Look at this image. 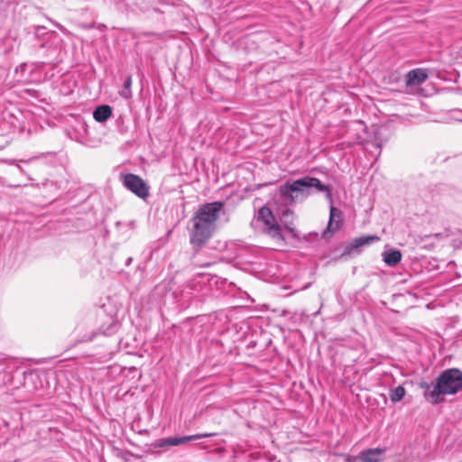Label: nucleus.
<instances>
[{
    "mask_svg": "<svg viewBox=\"0 0 462 462\" xmlns=\"http://www.w3.org/2000/svg\"><path fill=\"white\" fill-rule=\"evenodd\" d=\"M383 260L388 266H396L402 260V253L398 249H390L383 253Z\"/></svg>",
    "mask_w": 462,
    "mask_h": 462,
    "instance_id": "nucleus-13",
    "label": "nucleus"
},
{
    "mask_svg": "<svg viewBox=\"0 0 462 462\" xmlns=\"http://www.w3.org/2000/svg\"><path fill=\"white\" fill-rule=\"evenodd\" d=\"M152 32H145L144 35H152Z\"/></svg>",
    "mask_w": 462,
    "mask_h": 462,
    "instance_id": "nucleus-32",
    "label": "nucleus"
},
{
    "mask_svg": "<svg viewBox=\"0 0 462 462\" xmlns=\"http://www.w3.org/2000/svg\"><path fill=\"white\" fill-rule=\"evenodd\" d=\"M299 194L304 195L303 183L300 178L292 182L287 181L279 189V196L275 203H282L281 206H293L296 204Z\"/></svg>",
    "mask_w": 462,
    "mask_h": 462,
    "instance_id": "nucleus-5",
    "label": "nucleus"
},
{
    "mask_svg": "<svg viewBox=\"0 0 462 462\" xmlns=\"http://www.w3.org/2000/svg\"><path fill=\"white\" fill-rule=\"evenodd\" d=\"M275 214L267 205L261 207L250 224L251 227L257 229L261 225L263 234L282 245L287 244L283 229L290 233L292 238L300 240L299 231L294 225V211L289 206H277Z\"/></svg>",
    "mask_w": 462,
    "mask_h": 462,
    "instance_id": "nucleus-1",
    "label": "nucleus"
},
{
    "mask_svg": "<svg viewBox=\"0 0 462 462\" xmlns=\"http://www.w3.org/2000/svg\"><path fill=\"white\" fill-rule=\"evenodd\" d=\"M383 130L384 129L382 128H376L374 131V143L377 148H382L383 143L388 139V137L383 134Z\"/></svg>",
    "mask_w": 462,
    "mask_h": 462,
    "instance_id": "nucleus-19",
    "label": "nucleus"
},
{
    "mask_svg": "<svg viewBox=\"0 0 462 462\" xmlns=\"http://www.w3.org/2000/svg\"><path fill=\"white\" fill-rule=\"evenodd\" d=\"M386 448H374L364 449L359 453L361 462H383Z\"/></svg>",
    "mask_w": 462,
    "mask_h": 462,
    "instance_id": "nucleus-10",
    "label": "nucleus"
},
{
    "mask_svg": "<svg viewBox=\"0 0 462 462\" xmlns=\"http://www.w3.org/2000/svg\"><path fill=\"white\" fill-rule=\"evenodd\" d=\"M133 262V257L132 256H129L126 260H125V265L126 266H129Z\"/></svg>",
    "mask_w": 462,
    "mask_h": 462,
    "instance_id": "nucleus-27",
    "label": "nucleus"
},
{
    "mask_svg": "<svg viewBox=\"0 0 462 462\" xmlns=\"http://www.w3.org/2000/svg\"><path fill=\"white\" fill-rule=\"evenodd\" d=\"M224 206L225 203L223 201L204 203L194 213L192 218L193 220H199L215 226V223L218 219Z\"/></svg>",
    "mask_w": 462,
    "mask_h": 462,
    "instance_id": "nucleus-6",
    "label": "nucleus"
},
{
    "mask_svg": "<svg viewBox=\"0 0 462 462\" xmlns=\"http://www.w3.org/2000/svg\"><path fill=\"white\" fill-rule=\"evenodd\" d=\"M157 4H160V5H168V4L164 0H150L149 1V7H148V9H151L153 12L158 13V14H164L165 11L160 9L157 6Z\"/></svg>",
    "mask_w": 462,
    "mask_h": 462,
    "instance_id": "nucleus-21",
    "label": "nucleus"
},
{
    "mask_svg": "<svg viewBox=\"0 0 462 462\" xmlns=\"http://www.w3.org/2000/svg\"><path fill=\"white\" fill-rule=\"evenodd\" d=\"M451 234H452V232L449 229H446L444 236H449ZM434 236H435V238H438L439 236H443V235L441 233H435Z\"/></svg>",
    "mask_w": 462,
    "mask_h": 462,
    "instance_id": "nucleus-24",
    "label": "nucleus"
},
{
    "mask_svg": "<svg viewBox=\"0 0 462 462\" xmlns=\"http://www.w3.org/2000/svg\"><path fill=\"white\" fill-rule=\"evenodd\" d=\"M359 460V456L358 457H351L349 456L346 459L347 462H356Z\"/></svg>",
    "mask_w": 462,
    "mask_h": 462,
    "instance_id": "nucleus-25",
    "label": "nucleus"
},
{
    "mask_svg": "<svg viewBox=\"0 0 462 462\" xmlns=\"http://www.w3.org/2000/svg\"><path fill=\"white\" fill-rule=\"evenodd\" d=\"M406 394V390L402 385H399L394 389H391L389 393L390 400L392 402L396 403L403 399Z\"/></svg>",
    "mask_w": 462,
    "mask_h": 462,
    "instance_id": "nucleus-17",
    "label": "nucleus"
},
{
    "mask_svg": "<svg viewBox=\"0 0 462 462\" xmlns=\"http://www.w3.org/2000/svg\"><path fill=\"white\" fill-rule=\"evenodd\" d=\"M442 273L443 272L440 271L438 274H435V283H434L435 289L437 287H439L442 284H445V282L442 281V278L440 276V274H442Z\"/></svg>",
    "mask_w": 462,
    "mask_h": 462,
    "instance_id": "nucleus-23",
    "label": "nucleus"
},
{
    "mask_svg": "<svg viewBox=\"0 0 462 462\" xmlns=\"http://www.w3.org/2000/svg\"><path fill=\"white\" fill-rule=\"evenodd\" d=\"M430 304H431V303L427 304V308H428V309H430Z\"/></svg>",
    "mask_w": 462,
    "mask_h": 462,
    "instance_id": "nucleus-33",
    "label": "nucleus"
},
{
    "mask_svg": "<svg viewBox=\"0 0 462 462\" xmlns=\"http://www.w3.org/2000/svg\"><path fill=\"white\" fill-rule=\"evenodd\" d=\"M451 263H452L451 262H448V263H447V266L451 265Z\"/></svg>",
    "mask_w": 462,
    "mask_h": 462,
    "instance_id": "nucleus-34",
    "label": "nucleus"
},
{
    "mask_svg": "<svg viewBox=\"0 0 462 462\" xmlns=\"http://www.w3.org/2000/svg\"><path fill=\"white\" fill-rule=\"evenodd\" d=\"M428 79V73L425 69L418 68L410 70L406 74V86H419Z\"/></svg>",
    "mask_w": 462,
    "mask_h": 462,
    "instance_id": "nucleus-11",
    "label": "nucleus"
},
{
    "mask_svg": "<svg viewBox=\"0 0 462 462\" xmlns=\"http://www.w3.org/2000/svg\"><path fill=\"white\" fill-rule=\"evenodd\" d=\"M97 334V332H95V333H93L90 337H88V338H84V339H82L81 341H90V340H92V339H93V337H94Z\"/></svg>",
    "mask_w": 462,
    "mask_h": 462,
    "instance_id": "nucleus-28",
    "label": "nucleus"
},
{
    "mask_svg": "<svg viewBox=\"0 0 462 462\" xmlns=\"http://www.w3.org/2000/svg\"><path fill=\"white\" fill-rule=\"evenodd\" d=\"M418 93H419V95H420V96L428 97V95L425 93L424 88H419Z\"/></svg>",
    "mask_w": 462,
    "mask_h": 462,
    "instance_id": "nucleus-26",
    "label": "nucleus"
},
{
    "mask_svg": "<svg viewBox=\"0 0 462 462\" xmlns=\"http://www.w3.org/2000/svg\"><path fill=\"white\" fill-rule=\"evenodd\" d=\"M362 252L361 246L357 240L353 239L348 245H346L341 253V254L336 258L337 259H346L347 257L360 254Z\"/></svg>",
    "mask_w": 462,
    "mask_h": 462,
    "instance_id": "nucleus-14",
    "label": "nucleus"
},
{
    "mask_svg": "<svg viewBox=\"0 0 462 462\" xmlns=\"http://www.w3.org/2000/svg\"><path fill=\"white\" fill-rule=\"evenodd\" d=\"M216 432L209 433H199L190 436H182V437H169L164 439H160L155 440L151 444L146 445V452L154 454L160 453V448H166L171 446H179L182 444H186L191 440L201 439L205 438H211L217 436Z\"/></svg>",
    "mask_w": 462,
    "mask_h": 462,
    "instance_id": "nucleus-4",
    "label": "nucleus"
},
{
    "mask_svg": "<svg viewBox=\"0 0 462 462\" xmlns=\"http://www.w3.org/2000/svg\"><path fill=\"white\" fill-rule=\"evenodd\" d=\"M462 389V372L458 368L443 371L435 383V403L440 395L456 394Z\"/></svg>",
    "mask_w": 462,
    "mask_h": 462,
    "instance_id": "nucleus-2",
    "label": "nucleus"
},
{
    "mask_svg": "<svg viewBox=\"0 0 462 462\" xmlns=\"http://www.w3.org/2000/svg\"><path fill=\"white\" fill-rule=\"evenodd\" d=\"M245 340H246L245 347L248 350L253 349L257 346V340L254 338V335H252L251 337L248 339L245 338Z\"/></svg>",
    "mask_w": 462,
    "mask_h": 462,
    "instance_id": "nucleus-22",
    "label": "nucleus"
},
{
    "mask_svg": "<svg viewBox=\"0 0 462 462\" xmlns=\"http://www.w3.org/2000/svg\"><path fill=\"white\" fill-rule=\"evenodd\" d=\"M357 242L359 243L361 249L363 250L364 246L370 245L375 242H378L380 240V237L376 235H369V236H363L356 238Z\"/></svg>",
    "mask_w": 462,
    "mask_h": 462,
    "instance_id": "nucleus-18",
    "label": "nucleus"
},
{
    "mask_svg": "<svg viewBox=\"0 0 462 462\" xmlns=\"http://www.w3.org/2000/svg\"><path fill=\"white\" fill-rule=\"evenodd\" d=\"M300 180L303 183L305 197L310 195V189L314 188L317 191L324 193L326 198L332 203V188L330 185L323 184L316 177L304 176Z\"/></svg>",
    "mask_w": 462,
    "mask_h": 462,
    "instance_id": "nucleus-9",
    "label": "nucleus"
},
{
    "mask_svg": "<svg viewBox=\"0 0 462 462\" xmlns=\"http://www.w3.org/2000/svg\"><path fill=\"white\" fill-rule=\"evenodd\" d=\"M417 384L418 387L422 391V394L426 401H428L430 403H433V380L430 382L421 380Z\"/></svg>",
    "mask_w": 462,
    "mask_h": 462,
    "instance_id": "nucleus-15",
    "label": "nucleus"
},
{
    "mask_svg": "<svg viewBox=\"0 0 462 462\" xmlns=\"http://www.w3.org/2000/svg\"><path fill=\"white\" fill-rule=\"evenodd\" d=\"M113 115V108L109 105L97 106L93 111V118L98 123L106 122Z\"/></svg>",
    "mask_w": 462,
    "mask_h": 462,
    "instance_id": "nucleus-12",
    "label": "nucleus"
},
{
    "mask_svg": "<svg viewBox=\"0 0 462 462\" xmlns=\"http://www.w3.org/2000/svg\"><path fill=\"white\" fill-rule=\"evenodd\" d=\"M439 269H440V266H439V264L435 265V267H434V270H435V271H438V270H439Z\"/></svg>",
    "mask_w": 462,
    "mask_h": 462,
    "instance_id": "nucleus-31",
    "label": "nucleus"
},
{
    "mask_svg": "<svg viewBox=\"0 0 462 462\" xmlns=\"http://www.w3.org/2000/svg\"><path fill=\"white\" fill-rule=\"evenodd\" d=\"M124 186L136 197L145 200L150 196V187L139 175L126 173L123 176Z\"/></svg>",
    "mask_w": 462,
    "mask_h": 462,
    "instance_id": "nucleus-7",
    "label": "nucleus"
},
{
    "mask_svg": "<svg viewBox=\"0 0 462 462\" xmlns=\"http://www.w3.org/2000/svg\"><path fill=\"white\" fill-rule=\"evenodd\" d=\"M344 222V215L341 209L334 207L329 208V219L326 229L321 233V237L328 242L334 234L339 230Z\"/></svg>",
    "mask_w": 462,
    "mask_h": 462,
    "instance_id": "nucleus-8",
    "label": "nucleus"
},
{
    "mask_svg": "<svg viewBox=\"0 0 462 462\" xmlns=\"http://www.w3.org/2000/svg\"><path fill=\"white\" fill-rule=\"evenodd\" d=\"M131 86H132V77L130 75H128L124 82V88L120 92L121 97H123L125 98H129L132 97Z\"/></svg>",
    "mask_w": 462,
    "mask_h": 462,
    "instance_id": "nucleus-20",
    "label": "nucleus"
},
{
    "mask_svg": "<svg viewBox=\"0 0 462 462\" xmlns=\"http://www.w3.org/2000/svg\"><path fill=\"white\" fill-rule=\"evenodd\" d=\"M189 243L195 254H198L212 237L215 226L199 220H189Z\"/></svg>",
    "mask_w": 462,
    "mask_h": 462,
    "instance_id": "nucleus-3",
    "label": "nucleus"
},
{
    "mask_svg": "<svg viewBox=\"0 0 462 462\" xmlns=\"http://www.w3.org/2000/svg\"><path fill=\"white\" fill-rule=\"evenodd\" d=\"M309 236H313L316 239V238H318L319 235H318V233H313V234L310 233Z\"/></svg>",
    "mask_w": 462,
    "mask_h": 462,
    "instance_id": "nucleus-30",
    "label": "nucleus"
},
{
    "mask_svg": "<svg viewBox=\"0 0 462 462\" xmlns=\"http://www.w3.org/2000/svg\"><path fill=\"white\" fill-rule=\"evenodd\" d=\"M120 328V323L118 320H111V322L105 327V325L101 326L99 328V333L105 336H112L117 332Z\"/></svg>",
    "mask_w": 462,
    "mask_h": 462,
    "instance_id": "nucleus-16",
    "label": "nucleus"
},
{
    "mask_svg": "<svg viewBox=\"0 0 462 462\" xmlns=\"http://www.w3.org/2000/svg\"><path fill=\"white\" fill-rule=\"evenodd\" d=\"M435 76H436L437 78L440 79H444V77H442V73H441V72H439H439H437V73H435Z\"/></svg>",
    "mask_w": 462,
    "mask_h": 462,
    "instance_id": "nucleus-29",
    "label": "nucleus"
}]
</instances>
